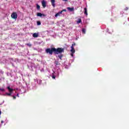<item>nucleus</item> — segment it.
Segmentation results:
<instances>
[{"label":"nucleus","mask_w":129,"mask_h":129,"mask_svg":"<svg viewBox=\"0 0 129 129\" xmlns=\"http://www.w3.org/2000/svg\"><path fill=\"white\" fill-rule=\"evenodd\" d=\"M64 48L61 47H58L57 48L52 47L51 48H47L45 50V52L47 54H49V55H53V53H54L55 55L60 54V55H58V57L60 60H62V57H63L62 53H64Z\"/></svg>","instance_id":"f257e3e1"},{"label":"nucleus","mask_w":129,"mask_h":129,"mask_svg":"<svg viewBox=\"0 0 129 129\" xmlns=\"http://www.w3.org/2000/svg\"><path fill=\"white\" fill-rule=\"evenodd\" d=\"M11 17L14 20H17L18 19V14L16 12H13L11 15Z\"/></svg>","instance_id":"f03ea898"},{"label":"nucleus","mask_w":129,"mask_h":129,"mask_svg":"<svg viewBox=\"0 0 129 129\" xmlns=\"http://www.w3.org/2000/svg\"><path fill=\"white\" fill-rule=\"evenodd\" d=\"M50 2L51 3V6H52V7L53 8H55V3H56V1H55V0H50Z\"/></svg>","instance_id":"7ed1b4c3"},{"label":"nucleus","mask_w":129,"mask_h":129,"mask_svg":"<svg viewBox=\"0 0 129 129\" xmlns=\"http://www.w3.org/2000/svg\"><path fill=\"white\" fill-rule=\"evenodd\" d=\"M41 4L43 8H45L47 6V5H46V2L44 0L41 2Z\"/></svg>","instance_id":"20e7f679"},{"label":"nucleus","mask_w":129,"mask_h":129,"mask_svg":"<svg viewBox=\"0 0 129 129\" xmlns=\"http://www.w3.org/2000/svg\"><path fill=\"white\" fill-rule=\"evenodd\" d=\"M37 17H45L46 16L45 14H42L41 13H37Z\"/></svg>","instance_id":"39448f33"},{"label":"nucleus","mask_w":129,"mask_h":129,"mask_svg":"<svg viewBox=\"0 0 129 129\" xmlns=\"http://www.w3.org/2000/svg\"><path fill=\"white\" fill-rule=\"evenodd\" d=\"M71 48H72V49L71 50V52L72 53V54H74V53H75V49L74 48V46H72Z\"/></svg>","instance_id":"423d86ee"},{"label":"nucleus","mask_w":129,"mask_h":129,"mask_svg":"<svg viewBox=\"0 0 129 129\" xmlns=\"http://www.w3.org/2000/svg\"><path fill=\"white\" fill-rule=\"evenodd\" d=\"M7 89H8V90L9 91V92L10 93H12V92H13V91H14V89L11 88V87L10 86H8L7 87Z\"/></svg>","instance_id":"0eeeda50"},{"label":"nucleus","mask_w":129,"mask_h":129,"mask_svg":"<svg viewBox=\"0 0 129 129\" xmlns=\"http://www.w3.org/2000/svg\"><path fill=\"white\" fill-rule=\"evenodd\" d=\"M61 14H62V12H59L58 13H56L55 15V18H57V17H59V16H60V15H61Z\"/></svg>","instance_id":"6e6552de"},{"label":"nucleus","mask_w":129,"mask_h":129,"mask_svg":"<svg viewBox=\"0 0 129 129\" xmlns=\"http://www.w3.org/2000/svg\"><path fill=\"white\" fill-rule=\"evenodd\" d=\"M33 37L34 38H38V37H39V35L38 33H35L33 34Z\"/></svg>","instance_id":"1a4fd4ad"},{"label":"nucleus","mask_w":129,"mask_h":129,"mask_svg":"<svg viewBox=\"0 0 129 129\" xmlns=\"http://www.w3.org/2000/svg\"><path fill=\"white\" fill-rule=\"evenodd\" d=\"M67 10H69L70 12H73V11H74V8L68 7Z\"/></svg>","instance_id":"9d476101"},{"label":"nucleus","mask_w":129,"mask_h":129,"mask_svg":"<svg viewBox=\"0 0 129 129\" xmlns=\"http://www.w3.org/2000/svg\"><path fill=\"white\" fill-rule=\"evenodd\" d=\"M84 10H85L84 14L86 15V16H88V13H87V8H85Z\"/></svg>","instance_id":"9b49d317"},{"label":"nucleus","mask_w":129,"mask_h":129,"mask_svg":"<svg viewBox=\"0 0 129 129\" xmlns=\"http://www.w3.org/2000/svg\"><path fill=\"white\" fill-rule=\"evenodd\" d=\"M54 64L55 65H60V62H59V61L55 60Z\"/></svg>","instance_id":"f8f14e48"},{"label":"nucleus","mask_w":129,"mask_h":129,"mask_svg":"<svg viewBox=\"0 0 129 129\" xmlns=\"http://www.w3.org/2000/svg\"><path fill=\"white\" fill-rule=\"evenodd\" d=\"M36 8H37V9L38 10V11L40 10L41 9L40 7V5H39L38 4L36 5Z\"/></svg>","instance_id":"ddd939ff"},{"label":"nucleus","mask_w":129,"mask_h":129,"mask_svg":"<svg viewBox=\"0 0 129 129\" xmlns=\"http://www.w3.org/2000/svg\"><path fill=\"white\" fill-rule=\"evenodd\" d=\"M82 22V20H81V19H80L78 20V21H77V23L78 24H80V23H81Z\"/></svg>","instance_id":"4468645a"},{"label":"nucleus","mask_w":129,"mask_h":129,"mask_svg":"<svg viewBox=\"0 0 129 129\" xmlns=\"http://www.w3.org/2000/svg\"><path fill=\"white\" fill-rule=\"evenodd\" d=\"M37 26H40L41 21H37Z\"/></svg>","instance_id":"2eb2a0df"},{"label":"nucleus","mask_w":129,"mask_h":129,"mask_svg":"<svg viewBox=\"0 0 129 129\" xmlns=\"http://www.w3.org/2000/svg\"><path fill=\"white\" fill-rule=\"evenodd\" d=\"M6 95H8V96H11L12 95V93H6Z\"/></svg>","instance_id":"dca6fc26"},{"label":"nucleus","mask_w":129,"mask_h":129,"mask_svg":"<svg viewBox=\"0 0 129 129\" xmlns=\"http://www.w3.org/2000/svg\"><path fill=\"white\" fill-rule=\"evenodd\" d=\"M26 46H28V47H32V44L31 43H27Z\"/></svg>","instance_id":"f3484780"},{"label":"nucleus","mask_w":129,"mask_h":129,"mask_svg":"<svg viewBox=\"0 0 129 129\" xmlns=\"http://www.w3.org/2000/svg\"><path fill=\"white\" fill-rule=\"evenodd\" d=\"M82 33H83V34H85V33H86L85 29L83 28V29H82Z\"/></svg>","instance_id":"a211bd4d"},{"label":"nucleus","mask_w":129,"mask_h":129,"mask_svg":"<svg viewBox=\"0 0 129 129\" xmlns=\"http://www.w3.org/2000/svg\"><path fill=\"white\" fill-rule=\"evenodd\" d=\"M0 91H3V92H5V89H4V88H1V89H0Z\"/></svg>","instance_id":"6ab92c4d"},{"label":"nucleus","mask_w":129,"mask_h":129,"mask_svg":"<svg viewBox=\"0 0 129 129\" xmlns=\"http://www.w3.org/2000/svg\"><path fill=\"white\" fill-rule=\"evenodd\" d=\"M60 12H61V14H62V12H67V10H66V9H63V10H62L61 11H60Z\"/></svg>","instance_id":"aec40b11"},{"label":"nucleus","mask_w":129,"mask_h":129,"mask_svg":"<svg viewBox=\"0 0 129 129\" xmlns=\"http://www.w3.org/2000/svg\"><path fill=\"white\" fill-rule=\"evenodd\" d=\"M55 78H56V76H52V79H55Z\"/></svg>","instance_id":"412c9836"},{"label":"nucleus","mask_w":129,"mask_h":129,"mask_svg":"<svg viewBox=\"0 0 129 129\" xmlns=\"http://www.w3.org/2000/svg\"><path fill=\"white\" fill-rule=\"evenodd\" d=\"M75 45H76V44H75V43H74V44H73L72 46H73V47H74Z\"/></svg>","instance_id":"4be33fe9"},{"label":"nucleus","mask_w":129,"mask_h":129,"mask_svg":"<svg viewBox=\"0 0 129 129\" xmlns=\"http://www.w3.org/2000/svg\"><path fill=\"white\" fill-rule=\"evenodd\" d=\"M16 96H13V99H16Z\"/></svg>","instance_id":"5701e85b"},{"label":"nucleus","mask_w":129,"mask_h":129,"mask_svg":"<svg viewBox=\"0 0 129 129\" xmlns=\"http://www.w3.org/2000/svg\"><path fill=\"white\" fill-rule=\"evenodd\" d=\"M63 2H67L68 0H62Z\"/></svg>","instance_id":"b1692460"},{"label":"nucleus","mask_w":129,"mask_h":129,"mask_svg":"<svg viewBox=\"0 0 129 129\" xmlns=\"http://www.w3.org/2000/svg\"><path fill=\"white\" fill-rule=\"evenodd\" d=\"M17 96L18 97H19V94H17Z\"/></svg>","instance_id":"393cba45"},{"label":"nucleus","mask_w":129,"mask_h":129,"mask_svg":"<svg viewBox=\"0 0 129 129\" xmlns=\"http://www.w3.org/2000/svg\"><path fill=\"white\" fill-rule=\"evenodd\" d=\"M2 114V111L0 110V115Z\"/></svg>","instance_id":"a878e982"},{"label":"nucleus","mask_w":129,"mask_h":129,"mask_svg":"<svg viewBox=\"0 0 129 129\" xmlns=\"http://www.w3.org/2000/svg\"><path fill=\"white\" fill-rule=\"evenodd\" d=\"M2 123H3L4 121H1Z\"/></svg>","instance_id":"bb28decb"},{"label":"nucleus","mask_w":129,"mask_h":129,"mask_svg":"<svg viewBox=\"0 0 129 129\" xmlns=\"http://www.w3.org/2000/svg\"><path fill=\"white\" fill-rule=\"evenodd\" d=\"M71 56H73V53H72Z\"/></svg>","instance_id":"cd10ccee"}]
</instances>
